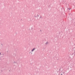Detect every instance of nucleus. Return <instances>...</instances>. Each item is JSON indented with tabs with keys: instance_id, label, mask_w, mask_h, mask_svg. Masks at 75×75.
I'll return each instance as SVG.
<instances>
[{
	"instance_id": "1",
	"label": "nucleus",
	"mask_w": 75,
	"mask_h": 75,
	"mask_svg": "<svg viewBox=\"0 0 75 75\" xmlns=\"http://www.w3.org/2000/svg\"><path fill=\"white\" fill-rule=\"evenodd\" d=\"M35 50V48H34L32 49L31 51H32V52H33V51H34Z\"/></svg>"
},
{
	"instance_id": "2",
	"label": "nucleus",
	"mask_w": 75,
	"mask_h": 75,
	"mask_svg": "<svg viewBox=\"0 0 75 75\" xmlns=\"http://www.w3.org/2000/svg\"><path fill=\"white\" fill-rule=\"evenodd\" d=\"M46 45H47V44H48V42H46Z\"/></svg>"
},
{
	"instance_id": "3",
	"label": "nucleus",
	"mask_w": 75,
	"mask_h": 75,
	"mask_svg": "<svg viewBox=\"0 0 75 75\" xmlns=\"http://www.w3.org/2000/svg\"><path fill=\"white\" fill-rule=\"evenodd\" d=\"M61 75H62V74H61Z\"/></svg>"
},
{
	"instance_id": "4",
	"label": "nucleus",
	"mask_w": 75,
	"mask_h": 75,
	"mask_svg": "<svg viewBox=\"0 0 75 75\" xmlns=\"http://www.w3.org/2000/svg\"><path fill=\"white\" fill-rule=\"evenodd\" d=\"M1 53H0V55H1Z\"/></svg>"
}]
</instances>
